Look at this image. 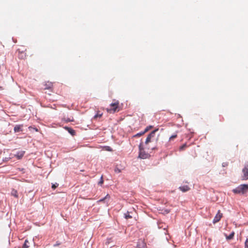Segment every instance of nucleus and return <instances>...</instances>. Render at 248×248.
<instances>
[{
    "instance_id": "f8f14e48",
    "label": "nucleus",
    "mask_w": 248,
    "mask_h": 248,
    "mask_svg": "<svg viewBox=\"0 0 248 248\" xmlns=\"http://www.w3.org/2000/svg\"><path fill=\"white\" fill-rule=\"evenodd\" d=\"M65 129H66V130H67L68 131V132L71 134L72 136H74L76 134V132L72 128H70V127H67V126H65L64 127Z\"/></svg>"
},
{
    "instance_id": "2eb2a0df",
    "label": "nucleus",
    "mask_w": 248,
    "mask_h": 248,
    "mask_svg": "<svg viewBox=\"0 0 248 248\" xmlns=\"http://www.w3.org/2000/svg\"><path fill=\"white\" fill-rule=\"evenodd\" d=\"M11 195L16 198L18 197L17 192L15 189L12 190Z\"/></svg>"
},
{
    "instance_id": "39448f33",
    "label": "nucleus",
    "mask_w": 248,
    "mask_h": 248,
    "mask_svg": "<svg viewBox=\"0 0 248 248\" xmlns=\"http://www.w3.org/2000/svg\"><path fill=\"white\" fill-rule=\"evenodd\" d=\"M222 217L223 214L221 213L220 210H218L213 220V223L214 224H216V223L220 221Z\"/></svg>"
},
{
    "instance_id": "6e6552de",
    "label": "nucleus",
    "mask_w": 248,
    "mask_h": 248,
    "mask_svg": "<svg viewBox=\"0 0 248 248\" xmlns=\"http://www.w3.org/2000/svg\"><path fill=\"white\" fill-rule=\"evenodd\" d=\"M44 86V90H51L53 87V83L47 81L45 83Z\"/></svg>"
},
{
    "instance_id": "1a4fd4ad",
    "label": "nucleus",
    "mask_w": 248,
    "mask_h": 248,
    "mask_svg": "<svg viewBox=\"0 0 248 248\" xmlns=\"http://www.w3.org/2000/svg\"><path fill=\"white\" fill-rule=\"evenodd\" d=\"M25 153V152L24 151H18L15 155L18 159H20L24 156Z\"/></svg>"
},
{
    "instance_id": "4468645a",
    "label": "nucleus",
    "mask_w": 248,
    "mask_h": 248,
    "mask_svg": "<svg viewBox=\"0 0 248 248\" xmlns=\"http://www.w3.org/2000/svg\"><path fill=\"white\" fill-rule=\"evenodd\" d=\"M148 131V128H146V129L144 130V131L143 132H142L139 133L135 135V137H140V136H142V135L144 134Z\"/></svg>"
},
{
    "instance_id": "b1692460",
    "label": "nucleus",
    "mask_w": 248,
    "mask_h": 248,
    "mask_svg": "<svg viewBox=\"0 0 248 248\" xmlns=\"http://www.w3.org/2000/svg\"><path fill=\"white\" fill-rule=\"evenodd\" d=\"M139 152L141 151V150H144L143 147V145H142V143H140L139 145Z\"/></svg>"
},
{
    "instance_id": "f03ea898",
    "label": "nucleus",
    "mask_w": 248,
    "mask_h": 248,
    "mask_svg": "<svg viewBox=\"0 0 248 248\" xmlns=\"http://www.w3.org/2000/svg\"><path fill=\"white\" fill-rule=\"evenodd\" d=\"M26 49L24 46H21L20 48H19L17 51L18 52V58L20 59H24L26 57V53L25 51Z\"/></svg>"
},
{
    "instance_id": "9b49d317",
    "label": "nucleus",
    "mask_w": 248,
    "mask_h": 248,
    "mask_svg": "<svg viewBox=\"0 0 248 248\" xmlns=\"http://www.w3.org/2000/svg\"><path fill=\"white\" fill-rule=\"evenodd\" d=\"M22 126H23L22 125H16L14 127L15 132L17 133V132H19L22 131Z\"/></svg>"
},
{
    "instance_id": "c756f323",
    "label": "nucleus",
    "mask_w": 248,
    "mask_h": 248,
    "mask_svg": "<svg viewBox=\"0 0 248 248\" xmlns=\"http://www.w3.org/2000/svg\"><path fill=\"white\" fill-rule=\"evenodd\" d=\"M152 127V126H150L149 127H147V128H148V130L150 129V128H151Z\"/></svg>"
},
{
    "instance_id": "6ab92c4d",
    "label": "nucleus",
    "mask_w": 248,
    "mask_h": 248,
    "mask_svg": "<svg viewBox=\"0 0 248 248\" xmlns=\"http://www.w3.org/2000/svg\"><path fill=\"white\" fill-rule=\"evenodd\" d=\"M102 115V113H97L94 116V119H96L98 117L99 118H100L101 117Z\"/></svg>"
},
{
    "instance_id": "f3484780",
    "label": "nucleus",
    "mask_w": 248,
    "mask_h": 248,
    "mask_svg": "<svg viewBox=\"0 0 248 248\" xmlns=\"http://www.w3.org/2000/svg\"><path fill=\"white\" fill-rule=\"evenodd\" d=\"M234 232H231L229 235L226 236V239L227 240H231V239H232L234 236Z\"/></svg>"
},
{
    "instance_id": "a878e982",
    "label": "nucleus",
    "mask_w": 248,
    "mask_h": 248,
    "mask_svg": "<svg viewBox=\"0 0 248 248\" xmlns=\"http://www.w3.org/2000/svg\"><path fill=\"white\" fill-rule=\"evenodd\" d=\"M58 186V184L56 183V184L52 185V188L53 189H55Z\"/></svg>"
},
{
    "instance_id": "7c9ffc66",
    "label": "nucleus",
    "mask_w": 248,
    "mask_h": 248,
    "mask_svg": "<svg viewBox=\"0 0 248 248\" xmlns=\"http://www.w3.org/2000/svg\"><path fill=\"white\" fill-rule=\"evenodd\" d=\"M226 165H227V164H225V163H223V167L226 166Z\"/></svg>"
},
{
    "instance_id": "bb28decb",
    "label": "nucleus",
    "mask_w": 248,
    "mask_h": 248,
    "mask_svg": "<svg viewBox=\"0 0 248 248\" xmlns=\"http://www.w3.org/2000/svg\"><path fill=\"white\" fill-rule=\"evenodd\" d=\"M103 182H104V181H103V177H101V180H100V181L99 182V183H98V184H99V185H102V184L103 183Z\"/></svg>"
},
{
    "instance_id": "5701e85b",
    "label": "nucleus",
    "mask_w": 248,
    "mask_h": 248,
    "mask_svg": "<svg viewBox=\"0 0 248 248\" xmlns=\"http://www.w3.org/2000/svg\"><path fill=\"white\" fill-rule=\"evenodd\" d=\"M28 242V241L26 240L23 245V248H28L29 246L27 245V243Z\"/></svg>"
},
{
    "instance_id": "4be33fe9",
    "label": "nucleus",
    "mask_w": 248,
    "mask_h": 248,
    "mask_svg": "<svg viewBox=\"0 0 248 248\" xmlns=\"http://www.w3.org/2000/svg\"><path fill=\"white\" fill-rule=\"evenodd\" d=\"M187 147V145L186 144H183L182 146H181L180 147V150H184L186 147Z\"/></svg>"
},
{
    "instance_id": "393cba45",
    "label": "nucleus",
    "mask_w": 248,
    "mask_h": 248,
    "mask_svg": "<svg viewBox=\"0 0 248 248\" xmlns=\"http://www.w3.org/2000/svg\"><path fill=\"white\" fill-rule=\"evenodd\" d=\"M245 248H248V239H247L245 243Z\"/></svg>"
},
{
    "instance_id": "412c9836",
    "label": "nucleus",
    "mask_w": 248,
    "mask_h": 248,
    "mask_svg": "<svg viewBox=\"0 0 248 248\" xmlns=\"http://www.w3.org/2000/svg\"><path fill=\"white\" fill-rule=\"evenodd\" d=\"M176 137H177V135H176V134H175V135H172V136L170 138L169 140H170V141H171V140H173L174 139L176 138Z\"/></svg>"
},
{
    "instance_id": "a211bd4d",
    "label": "nucleus",
    "mask_w": 248,
    "mask_h": 248,
    "mask_svg": "<svg viewBox=\"0 0 248 248\" xmlns=\"http://www.w3.org/2000/svg\"><path fill=\"white\" fill-rule=\"evenodd\" d=\"M109 198H110V196H109V195L108 194H107V195L105 196V197H104V198H103V199H102L100 200L99 201V202H103V201H105V200H107V199H109Z\"/></svg>"
},
{
    "instance_id": "aec40b11",
    "label": "nucleus",
    "mask_w": 248,
    "mask_h": 248,
    "mask_svg": "<svg viewBox=\"0 0 248 248\" xmlns=\"http://www.w3.org/2000/svg\"><path fill=\"white\" fill-rule=\"evenodd\" d=\"M114 171L116 173H120L121 172V170L119 169L117 167H116L114 169Z\"/></svg>"
},
{
    "instance_id": "f257e3e1",
    "label": "nucleus",
    "mask_w": 248,
    "mask_h": 248,
    "mask_svg": "<svg viewBox=\"0 0 248 248\" xmlns=\"http://www.w3.org/2000/svg\"><path fill=\"white\" fill-rule=\"evenodd\" d=\"M233 193L235 194H244L248 191V185H240L235 188L232 190Z\"/></svg>"
},
{
    "instance_id": "20e7f679",
    "label": "nucleus",
    "mask_w": 248,
    "mask_h": 248,
    "mask_svg": "<svg viewBox=\"0 0 248 248\" xmlns=\"http://www.w3.org/2000/svg\"><path fill=\"white\" fill-rule=\"evenodd\" d=\"M243 175H242V179L246 180L248 179V162L246 163L245 167L242 170Z\"/></svg>"
},
{
    "instance_id": "0eeeda50",
    "label": "nucleus",
    "mask_w": 248,
    "mask_h": 248,
    "mask_svg": "<svg viewBox=\"0 0 248 248\" xmlns=\"http://www.w3.org/2000/svg\"><path fill=\"white\" fill-rule=\"evenodd\" d=\"M149 154L146 153L144 150L139 152V157L140 158L146 159L147 158L149 157Z\"/></svg>"
},
{
    "instance_id": "423d86ee",
    "label": "nucleus",
    "mask_w": 248,
    "mask_h": 248,
    "mask_svg": "<svg viewBox=\"0 0 248 248\" xmlns=\"http://www.w3.org/2000/svg\"><path fill=\"white\" fill-rule=\"evenodd\" d=\"M157 130H154L152 132H151L147 136L146 139V141H145V144H148L149 142L151 141V139L152 138L154 137L155 135V132Z\"/></svg>"
},
{
    "instance_id": "ddd939ff",
    "label": "nucleus",
    "mask_w": 248,
    "mask_h": 248,
    "mask_svg": "<svg viewBox=\"0 0 248 248\" xmlns=\"http://www.w3.org/2000/svg\"><path fill=\"white\" fill-rule=\"evenodd\" d=\"M137 248H146V244L143 241L139 242L138 244Z\"/></svg>"
},
{
    "instance_id": "cd10ccee",
    "label": "nucleus",
    "mask_w": 248,
    "mask_h": 248,
    "mask_svg": "<svg viewBox=\"0 0 248 248\" xmlns=\"http://www.w3.org/2000/svg\"><path fill=\"white\" fill-rule=\"evenodd\" d=\"M66 122H73V120H70L69 119H67L65 120Z\"/></svg>"
},
{
    "instance_id": "c85d7f7f",
    "label": "nucleus",
    "mask_w": 248,
    "mask_h": 248,
    "mask_svg": "<svg viewBox=\"0 0 248 248\" xmlns=\"http://www.w3.org/2000/svg\"><path fill=\"white\" fill-rule=\"evenodd\" d=\"M59 245H60V244L57 243V244H55V245H54V247H56V246H59Z\"/></svg>"
},
{
    "instance_id": "dca6fc26",
    "label": "nucleus",
    "mask_w": 248,
    "mask_h": 248,
    "mask_svg": "<svg viewBox=\"0 0 248 248\" xmlns=\"http://www.w3.org/2000/svg\"><path fill=\"white\" fill-rule=\"evenodd\" d=\"M124 217L126 219L132 218V217L130 215V212L128 211L124 214Z\"/></svg>"
},
{
    "instance_id": "2f4dec72",
    "label": "nucleus",
    "mask_w": 248,
    "mask_h": 248,
    "mask_svg": "<svg viewBox=\"0 0 248 248\" xmlns=\"http://www.w3.org/2000/svg\"><path fill=\"white\" fill-rule=\"evenodd\" d=\"M2 87L0 86V90H2Z\"/></svg>"
},
{
    "instance_id": "9d476101",
    "label": "nucleus",
    "mask_w": 248,
    "mask_h": 248,
    "mask_svg": "<svg viewBox=\"0 0 248 248\" xmlns=\"http://www.w3.org/2000/svg\"><path fill=\"white\" fill-rule=\"evenodd\" d=\"M179 189L183 192L190 190V187L187 185H185L179 187Z\"/></svg>"
},
{
    "instance_id": "7ed1b4c3",
    "label": "nucleus",
    "mask_w": 248,
    "mask_h": 248,
    "mask_svg": "<svg viewBox=\"0 0 248 248\" xmlns=\"http://www.w3.org/2000/svg\"><path fill=\"white\" fill-rule=\"evenodd\" d=\"M119 105V102L118 101H115L114 103H112L110 104V107H111L110 109H107L108 112H109L110 113L111 112H115L117 108H118Z\"/></svg>"
}]
</instances>
